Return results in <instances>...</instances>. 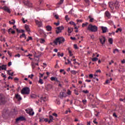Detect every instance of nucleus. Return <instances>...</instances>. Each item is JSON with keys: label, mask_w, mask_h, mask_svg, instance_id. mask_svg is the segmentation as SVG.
<instances>
[{"label": "nucleus", "mask_w": 125, "mask_h": 125, "mask_svg": "<svg viewBox=\"0 0 125 125\" xmlns=\"http://www.w3.org/2000/svg\"><path fill=\"white\" fill-rule=\"evenodd\" d=\"M36 23L38 25V27H42V21H36Z\"/></svg>", "instance_id": "20"}, {"label": "nucleus", "mask_w": 125, "mask_h": 125, "mask_svg": "<svg viewBox=\"0 0 125 125\" xmlns=\"http://www.w3.org/2000/svg\"><path fill=\"white\" fill-rule=\"evenodd\" d=\"M33 40V38L32 37H28V39L26 40V42H29V41Z\"/></svg>", "instance_id": "34"}, {"label": "nucleus", "mask_w": 125, "mask_h": 125, "mask_svg": "<svg viewBox=\"0 0 125 125\" xmlns=\"http://www.w3.org/2000/svg\"><path fill=\"white\" fill-rule=\"evenodd\" d=\"M101 29L103 31V34H104V33H106L108 30V29H107V27H104V26H102Z\"/></svg>", "instance_id": "17"}, {"label": "nucleus", "mask_w": 125, "mask_h": 125, "mask_svg": "<svg viewBox=\"0 0 125 125\" xmlns=\"http://www.w3.org/2000/svg\"><path fill=\"white\" fill-rule=\"evenodd\" d=\"M25 30L27 31V32H30V27H29V25L25 24Z\"/></svg>", "instance_id": "21"}, {"label": "nucleus", "mask_w": 125, "mask_h": 125, "mask_svg": "<svg viewBox=\"0 0 125 125\" xmlns=\"http://www.w3.org/2000/svg\"><path fill=\"white\" fill-rule=\"evenodd\" d=\"M31 66H32V69H35V68H36V65L35 63L33 62H31Z\"/></svg>", "instance_id": "26"}, {"label": "nucleus", "mask_w": 125, "mask_h": 125, "mask_svg": "<svg viewBox=\"0 0 125 125\" xmlns=\"http://www.w3.org/2000/svg\"><path fill=\"white\" fill-rule=\"evenodd\" d=\"M72 31H73V29H71V28H68V33H69V34H71V33H72Z\"/></svg>", "instance_id": "36"}, {"label": "nucleus", "mask_w": 125, "mask_h": 125, "mask_svg": "<svg viewBox=\"0 0 125 125\" xmlns=\"http://www.w3.org/2000/svg\"><path fill=\"white\" fill-rule=\"evenodd\" d=\"M74 93L75 94H76V95H79V92H78V91H77V90L75 89L74 90Z\"/></svg>", "instance_id": "37"}, {"label": "nucleus", "mask_w": 125, "mask_h": 125, "mask_svg": "<svg viewBox=\"0 0 125 125\" xmlns=\"http://www.w3.org/2000/svg\"><path fill=\"white\" fill-rule=\"evenodd\" d=\"M10 72H11V70H8V71H7V74H8V75H10V74H11V73H10Z\"/></svg>", "instance_id": "50"}, {"label": "nucleus", "mask_w": 125, "mask_h": 125, "mask_svg": "<svg viewBox=\"0 0 125 125\" xmlns=\"http://www.w3.org/2000/svg\"><path fill=\"white\" fill-rule=\"evenodd\" d=\"M70 39H71L72 41H76V38L75 37H70Z\"/></svg>", "instance_id": "62"}, {"label": "nucleus", "mask_w": 125, "mask_h": 125, "mask_svg": "<svg viewBox=\"0 0 125 125\" xmlns=\"http://www.w3.org/2000/svg\"><path fill=\"white\" fill-rule=\"evenodd\" d=\"M67 50H68L69 56H73V53H72V51L70 50V48H68Z\"/></svg>", "instance_id": "23"}, {"label": "nucleus", "mask_w": 125, "mask_h": 125, "mask_svg": "<svg viewBox=\"0 0 125 125\" xmlns=\"http://www.w3.org/2000/svg\"><path fill=\"white\" fill-rule=\"evenodd\" d=\"M100 42L102 44H104L106 42V38H105L104 37H102V38L100 39Z\"/></svg>", "instance_id": "11"}, {"label": "nucleus", "mask_w": 125, "mask_h": 125, "mask_svg": "<svg viewBox=\"0 0 125 125\" xmlns=\"http://www.w3.org/2000/svg\"><path fill=\"white\" fill-rule=\"evenodd\" d=\"M104 15L105 17H107L108 19H110V18L112 17V16H111V13H110V12L108 11H105Z\"/></svg>", "instance_id": "10"}, {"label": "nucleus", "mask_w": 125, "mask_h": 125, "mask_svg": "<svg viewBox=\"0 0 125 125\" xmlns=\"http://www.w3.org/2000/svg\"><path fill=\"white\" fill-rule=\"evenodd\" d=\"M63 30H64V27L63 26H59L57 27V30H56V33L59 34V33H61Z\"/></svg>", "instance_id": "7"}, {"label": "nucleus", "mask_w": 125, "mask_h": 125, "mask_svg": "<svg viewBox=\"0 0 125 125\" xmlns=\"http://www.w3.org/2000/svg\"><path fill=\"white\" fill-rule=\"evenodd\" d=\"M23 2L25 5H27L29 7H33V4L29 0H23Z\"/></svg>", "instance_id": "6"}, {"label": "nucleus", "mask_w": 125, "mask_h": 125, "mask_svg": "<svg viewBox=\"0 0 125 125\" xmlns=\"http://www.w3.org/2000/svg\"><path fill=\"white\" fill-rule=\"evenodd\" d=\"M54 17L56 18V19H59V16L58 15H55Z\"/></svg>", "instance_id": "46"}, {"label": "nucleus", "mask_w": 125, "mask_h": 125, "mask_svg": "<svg viewBox=\"0 0 125 125\" xmlns=\"http://www.w3.org/2000/svg\"><path fill=\"white\" fill-rule=\"evenodd\" d=\"M68 112L71 113V110L70 109H68L66 111L65 114H68Z\"/></svg>", "instance_id": "55"}, {"label": "nucleus", "mask_w": 125, "mask_h": 125, "mask_svg": "<svg viewBox=\"0 0 125 125\" xmlns=\"http://www.w3.org/2000/svg\"><path fill=\"white\" fill-rule=\"evenodd\" d=\"M96 118H95L94 119V120L93 121V122L94 123V124H95L96 125H97V124H98V122H96Z\"/></svg>", "instance_id": "38"}, {"label": "nucleus", "mask_w": 125, "mask_h": 125, "mask_svg": "<svg viewBox=\"0 0 125 125\" xmlns=\"http://www.w3.org/2000/svg\"><path fill=\"white\" fill-rule=\"evenodd\" d=\"M83 93L87 94L89 92H88V90H83Z\"/></svg>", "instance_id": "44"}, {"label": "nucleus", "mask_w": 125, "mask_h": 125, "mask_svg": "<svg viewBox=\"0 0 125 125\" xmlns=\"http://www.w3.org/2000/svg\"><path fill=\"white\" fill-rule=\"evenodd\" d=\"M26 113H27V114H29V115L33 116L34 115L35 112H34V111H33V110H29L28 109H26L25 110Z\"/></svg>", "instance_id": "13"}, {"label": "nucleus", "mask_w": 125, "mask_h": 125, "mask_svg": "<svg viewBox=\"0 0 125 125\" xmlns=\"http://www.w3.org/2000/svg\"><path fill=\"white\" fill-rule=\"evenodd\" d=\"M77 23H79V22L82 23V22H83V20H77Z\"/></svg>", "instance_id": "49"}, {"label": "nucleus", "mask_w": 125, "mask_h": 125, "mask_svg": "<svg viewBox=\"0 0 125 125\" xmlns=\"http://www.w3.org/2000/svg\"><path fill=\"white\" fill-rule=\"evenodd\" d=\"M65 19L66 21H69V20H70V19L68 18V15L65 16Z\"/></svg>", "instance_id": "42"}, {"label": "nucleus", "mask_w": 125, "mask_h": 125, "mask_svg": "<svg viewBox=\"0 0 125 125\" xmlns=\"http://www.w3.org/2000/svg\"><path fill=\"white\" fill-rule=\"evenodd\" d=\"M65 42V39L63 37H58L54 41V43L56 45H57L58 44H61V43H63Z\"/></svg>", "instance_id": "1"}, {"label": "nucleus", "mask_w": 125, "mask_h": 125, "mask_svg": "<svg viewBox=\"0 0 125 125\" xmlns=\"http://www.w3.org/2000/svg\"><path fill=\"white\" fill-rule=\"evenodd\" d=\"M53 116H54V117H55L56 118H57L58 117L57 114L55 113H53Z\"/></svg>", "instance_id": "60"}, {"label": "nucleus", "mask_w": 125, "mask_h": 125, "mask_svg": "<svg viewBox=\"0 0 125 125\" xmlns=\"http://www.w3.org/2000/svg\"><path fill=\"white\" fill-rule=\"evenodd\" d=\"M97 60H98V58L95 57L93 59H92V61H93V62H95L96 61H97Z\"/></svg>", "instance_id": "29"}, {"label": "nucleus", "mask_w": 125, "mask_h": 125, "mask_svg": "<svg viewBox=\"0 0 125 125\" xmlns=\"http://www.w3.org/2000/svg\"><path fill=\"white\" fill-rule=\"evenodd\" d=\"M6 103L5 97L3 94H0V105H4Z\"/></svg>", "instance_id": "4"}, {"label": "nucleus", "mask_w": 125, "mask_h": 125, "mask_svg": "<svg viewBox=\"0 0 125 125\" xmlns=\"http://www.w3.org/2000/svg\"><path fill=\"white\" fill-rule=\"evenodd\" d=\"M11 65H12V62H8V66L9 67H10V66H11Z\"/></svg>", "instance_id": "57"}, {"label": "nucleus", "mask_w": 125, "mask_h": 125, "mask_svg": "<svg viewBox=\"0 0 125 125\" xmlns=\"http://www.w3.org/2000/svg\"><path fill=\"white\" fill-rule=\"evenodd\" d=\"M21 55H20V54H16L15 55V57H20Z\"/></svg>", "instance_id": "63"}, {"label": "nucleus", "mask_w": 125, "mask_h": 125, "mask_svg": "<svg viewBox=\"0 0 125 125\" xmlns=\"http://www.w3.org/2000/svg\"><path fill=\"white\" fill-rule=\"evenodd\" d=\"M1 70L6 71V65L3 64L0 66V71H1Z\"/></svg>", "instance_id": "15"}, {"label": "nucleus", "mask_w": 125, "mask_h": 125, "mask_svg": "<svg viewBox=\"0 0 125 125\" xmlns=\"http://www.w3.org/2000/svg\"><path fill=\"white\" fill-rule=\"evenodd\" d=\"M39 83H41V84H43V81L42 78H40L39 81Z\"/></svg>", "instance_id": "25"}, {"label": "nucleus", "mask_w": 125, "mask_h": 125, "mask_svg": "<svg viewBox=\"0 0 125 125\" xmlns=\"http://www.w3.org/2000/svg\"><path fill=\"white\" fill-rule=\"evenodd\" d=\"M87 30L90 31L91 32H97L98 30V27L96 25H93L92 24H89L87 27Z\"/></svg>", "instance_id": "3"}, {"label": "nucleus", "mask_w": 125, "mask_h": 125, "mask_svg": "<svg viewBox=\"0 0 125 125\" xmlns=\"http://www.w3.org/2000/svg\"><path fill=\"white\" fill-rule=\"evenodd\" d=\"M113 117H115V118H118V116H117V114H116V113H114L113 114Z\"/></svg>", "instance_id": "61"}, {"label": "nucleus", "mask_w": 125, "mask_h": 125, "mask_svg": "<svg viewBox=\"0 0 125 125\" xmlns=\"http://www.w3.org/2000/svg\"><path fill=\"white\" fill-rule=\"evenodd\" d=\"M41 99V101L40 102L42 103V101H43V102H45L46 101H47V97L45 96V97H41L40 98Z\"/></svg>", "instance_id": "12"}, {"label": "nucleus", "mask_w": 125, "mask_h": 125, "mask_svg": "<svg viewBox=\"0 0 125 125\" xmlns=\"http://www.w3.org/2000/svg\"><path fill=\"white\" fill-rule=\"evenodd\" d=\"M71 73L72 75H76L79 73V72L75 71V70H71Z\"/></svg>", "instance_id": "22"}, {"label": "nucleus", "mask_w": 125, "mask_h": 125, "mask_svg": "<svg viewBox=\"0 0 125 125\" xmlns=\"http://www.w3.org/2000/svg\"><path fill=\"white\" fill-rule=\"evenodd\" d=\"M13 29H12V28H10L9 30H8V33L9 34H10V32L11 33V32H12V30Z\"/></svg>", "instance_id": "47"}, {"label": "nucleus", "mask_w": 125, "mask_h": 125, "mask_svg": "<svg viewBox=\"0 0 125 125\" xmlns=\"http://www.w3.org/2000/svg\"><path fill=\"white\" fill-rule=\"evenodd\" d=\"M46 28L47 31L50 32V31H51V30H52V27H51V26L50 25H47L46 26Z\"/></svg>", "instance_id": "19"}, {"label": "nucleus", "mask_w": 125, "mask_h": 125, "mask_svg": "<svg viewBox=\"0 0 125 125\" xmlns=\"http://www.w3.org/2000/svg\"><path fill=\"white\" fill-rule=\"evenodd\" d=\"M117 30L118 32H122V28H117Z\"/></svg>", "instance_id": "64"}, {"label": "nucleus", "mask_w": 125, "mask_h": 125, "mask_svg": "<svg viewBox=\"0 0 125 125\" xmlns=\"http://www.w3.org/2000/svg\"><path fill=\"white\" fill-rule=\"evenodd\" d=\"M60 24V22H55L54 24L56 25V26H59V24Z\"/></svg>", "instance_id": "56"}, {"label": "nucleus", "mask_w": 125, "mask_h": 125, "mask_svg": "<svg viewBox=\"0 0 125 125\" xmlns=\"http://www.w3.org/2000/svg\"><path fill=\"white\" fill-rule=\"evenodd\" d=\"M44 74H42V73H39V75H40V76H39L40 79H42V78H43Z\"/></svg>", "instance_id": "39"}, {"label": "nucleus", "mask_w": 125, "mask_h": 125, "mask_svg": "<svg viewBox=\"0 0 125 125\" xmlns=\"http://www.w3.org/2000/svg\"><path fill=\"white\" fill-rule=\"evenodd\" d=\"M89 18L90 19V22H93L94 21V19L91 18V16H89Z\"/></svg>", "instance_id": "28"}, {"label": "nucleus", "mask_w": 125, "mask_h": 125, "mask_svg": "<svg viewBox=\"0 0 125 125\" xmlns=\"http://www.w3.org/2000/svg\"><path fill=\"white\" fill-rule=\"evenodd\" d=\"M40 123H43L44 122V118H40Z\"/></svg>", "instance_id": "35"}, {"label": "nucleus", "mask_w": 125, "mask_h": 125, "mask_svg": "<svg viewBox=\"0 0 125 125\" xmlns=\"http://www.w3.org/2000/svg\"><path fill=\"white\" fill-rule=\"evenodd\" d=\"M51 81H52V82H57V83H59V80H58V79H57V78L56 77H52L50 78Z\"/></svg>", "instance_id": "14"}, {"label": "nucleus", "mask_w": 125, "mask_h": 125, "mask_svg": "<svg viewBox=\"0 0 125 125\" xmlns=\"http://www.w3.org/2000/svg\"><path fill=\"white\" fill-rule=\"evenodd\" d=\"M86 100H83L82 101V102L84 104V105H85V104H86Z\"/></svg>", "instance_id": "43"}, {"label": "nucleus", "mask_w": 125, "mask_h": 125, "mask_svg": "<svg viewBox=\"0 0 125 125\" xmlns=\"http://www.w3.org/2000/svg\"><path fill=\"white\" fill-rule=\"evenodd\" d=\"M85 3H86L87 5H89L90 1L89 0H84Z\"/></svg>", "instance_id": "31"}, {"label": "nucleus", "mask_w": 125, "mask_h": 125, "mask_svg": "<svg viewBox=\"0 0 125 125\" xmlns=\"http://www.w3.org/2000/svg\"><path fill=\"white\" fill-rule=\"evenodd\" d=\"M1 9H3L4 11H6V12H8V13H10L11 11H10V9L8 8V7L6 6H4L3 7H0Z\"/></svg>", "instance_id": "8"}, {"label": "nucleus", "mask_w": 125, "mask_h": 125, "mask_svg": "<svg viewBox=\"0 0 125 125\" xmlns=\"http://www.w3.org/2000/svg\"><path fill=\"white\" fill-rule=\"evenodd\" d=\"M109 7H110L111 10H114V7L116 9L119 8V2L118 1H116L115 3L110 2L109 3Z\"/></svg>", "instance_id": "2"}, {"label": "nucleus", "mask_w": 125, "mask_h": 125, "mask_svg": "<svg viewBox=\"0 0 125 125\" xmlns=\"http://www.w3.org/2000/svg\"><path fill=\"white\" fill-rule=\"evenodd\" d=\"M108 42H109L110 44H113V38H109L108 39Z\"/></svg>", "instance_id": "24"}, {"label": "nucleus", "mask_w": 125, "mask_h": 125, "mask_svg": "<svg viewBox=\"0 0 125 125\" xmlns=\"http://www.w3.org/2000/svg\"><path fill=\"white\" fill-rule=\"evenodd\" d=\"M89 78L90 79H92V78H93V75H92V74H90V75H89Z\"/></svg>", "instance_id": "54"}, {"label": "nucleus", "mask_w": 125, "mask_h": 125, "mask_svg": "<svg viewBox=\"0 0 125 125\" xmlns=\"http://www.w3.org/2000/svg\"><path fill=\"white\" fill-rule=\"evenodd\" d=\"M67 93L68 95H71L72 92H71V91L70 90H68Z\"/></svg>", "instance_id": "41"}, {"label": "nucleus", "mask_w": 125, "mask_h": 125, "mask_svg": "<svg viewBox=\"0 0 125 125\" xmlns=\"http://www.w3.org/2000/svg\"><path fill=\"white\" fill-rule=\"evenodd\" d=\"M44 122L47 123V122H48V119L47 118H44Z\"/></svg>", "instance_id": "58"}, {"label": "nucleus", "mask_w": 125, "mask_h": 125, "mask_svg": "<svg viewBox=\"0 0 125 125\" xmlns=\"http://www.w3.org/2000/svg\"><path fill=\"white\" fill-rule=\"evenodd\" d=\"M49 118L50 120H51V121H52L53 120V117L51 115H50L49 116Z\"/></svg>", "instance_id": "51"}, {"label": "nucleus", "mask_w": 125, "mask_h": 125, "mask_svg": "<svg viewBox=\"0 0 125 125\" xmlns=\"http://www.w3.org/2000/svg\"><path fill=\"white\" fill-rule=\"evenodd\" d=\"M116 52H119V49H115L113 50V53L115 54Z\"/></svg>", "instance_id": "40"}, {"label": "nucleus", "mask_w": 125, "mask_h": 125, "mask_svg": "<svg viewBox=\"0 0 125 125\" xmlns=\"http://www.w3.org/2000/svg\"><path fill=\"white\" fill-rule=\"evenodd\" d=\"M108 24H109V25H112V24H113V21H108Z\"/></svg>", "instance_id": "52"}, {"label": "nucleus", "mask_w": 125, "mask_h": 125, "mask_svg": "<svg viewBox=\"0 0 125 125\" xmlns=\"http://www.w3.org/2000/svg\"><path fill=\"white\" fill-rule=\"evenodd\" d=\"M22 94H29L30 93V88L28 87H25L22 88L21 91Z\"/></svg>", "instance_id": "5"}, {"label": "nucleus", "mask_w": 125, "mask_h": 125, "mask_svg": "<svg viewBox=\"0 0 125 125\" xmlns=\"http://www.w3.org/2000/svg\"><path fill=\"white\" fill-rule=\"evenodd\" d=\"M45 42V40H44V39H41L40 40V43H44V42Z\"/></svg>", "instance_id": "30"}, {"label": "nucleus", "mask_w": 125, "mask_h": 125, "mask_svg": "<svg viewBox=\"0 0 125 125\" xmlns=\"http://www.w3.org/2000/svg\"><path fill=\"white\" fill-rule=\"evenodd\" d=\"M15 97L19 101L22 100V98H21V96H20V95L18 94L15 95Z\"/></svg>", "instance_id": "18"}, {"label": "nucleus", "mask_w": 125, "mask_h": 125, "mask_svg": "<svg viewBox=\"0 0 125 125\" xmlns=\"http://www.w3.org/2000/svg\"><path fill=\"white\" fill-rule=\"evenodd\" d=\"M63 1H64V0H61L59 3V4H62V3H63Z\"/></svg>", "instance_id": "59"}, {"label": "nucleus", "mask_w": 125, "mask_h": 125, "mask_svg": "<svg viewBox=\"0 0 125 125\" xmlns=\"http://www.w3.org/2000/svg\"><path fill=\"white\" fill-rule=\"evenodd\" d=\"M20 39H22V38H26V35H25V34L23 33L22 35H20Z\"/></svg>", "instance_id": "27"}, {"label": "nucleus", "mask_w": 125, "mask_h": 125, "mask_svg": "<svg viewBox=\"0 0 125 125\" xmlns=\"http://www.w3.org/2000/svg\"><path fill=\"white\" fill-rule=\"evenodd\" d=\"M74 47L75 49H78L79 48V47H78V45H77V44H74Z\"/></svg>", "instance_id": "48"}, {"label": "nucleus", "mask_w": 125, "mask_h": 125, "mask_svg": "<svg viewBox=\"0 0 125 125\" xmlns=\"http://www.w3.org/2000/svg\"><path fill=\"white\" fill-rule=\"evenodd\" d=\"M69 24H70V25H73L74 27H75V26H76V23H75V22L74 21H70L69 22Z\"/></svg>", "instance_id": "33"}, {"label": "nucleus", "mask_w": 125, "mask_h": 125, "mask_svg": "<svg viewBox=\"0 0 125 125\" xmlns=\"http://www.w3.org/2000/svg\"><path fill=\"white\" fill-rule=\"evenodd\" d=\"M22 22L25 23H26V22H27V20L25 21V19L24 18H22Z\"/></svg>", "instance_id": "45"}, {"label": "nucleus", "mask_w": 125, "mask_h": 125, "mask_svg": "<svg viewBox=\"0 0 125 125\" xmlns=\"http://www.w3.org/2000/svg\"><path fill=\"white\" fill-rule=\"evenodd\" d=\"M60 98H63V97H66V94L64 92H61L59 95Z\"/></svg>", "instance_id": "16"}, {"label": "nucleus", "mask_w": 125, "mask_h": 125, "mask_svg": "<svg viewBox=\"0 0 125 125\" xmlns=\"http://www.w3.org/2000/svg\"><path fill=\"white\" fill-rule=\"evenodd\" d=\"M33 77H34V74H31V75L28 76V78H30V79H33Z\"/></svg>", "instance_id": "53"}, {"label": "nucleus", "mask_w": 125, "mask_h": 125, "mask_svg": "<svg viewBox=\"0 0 125 125\" xmlns=\"http://www.w3.org/2000/svg\"><path fill=\"white\" fill-rule=\"evenodd\" d=\"M25 120H26V119H25L24 117L20 116L16 119V123H18L19 121H25Z\"/></svg>", "instance_id": "9"}, {"label": "nucleus", "mask_w": 125, "mask_h": 125, "mask_svg": "<svg viewBox=\"0 0 125 125\" xmlns=\"http://www.w3.org/2000/svg\"><path fill=\"white\" fill-rule=\"evenodd\" d=\"M88 25V23L86 22L85 23H83L82 24V27L83 28L84 27H85V26H87Z\"/></svg>", "instance_id": "32"}]
</instances>
